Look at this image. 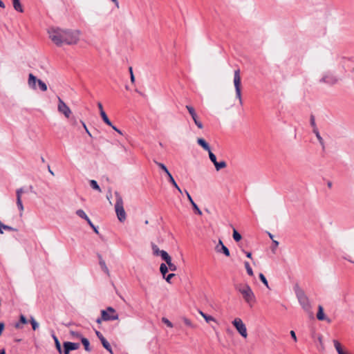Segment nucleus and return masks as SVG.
Instances as JSON below:
<instances>
[{"mask_svg": "<svg viewBox=\"0 0 354 354\" xmlns=\"http://www.w3.org/2000/svg\"><path fill=\"white\" fill-rule=\"evenodd\" d=\"M48 32L51 41L58 46L63 44H76L81 35V32L78 30H64L58 28H51Z\"/></svg>", "mask_w": 354, "mask_h": 354, "instance_id": "nucleus-1", "label": "nucleus"}, {"mask_svg": "<svg viewBox=\"0 0 354 354\" xmlns=\"http://www.w3.org/2000/svg\"><path fill=\"white\" fill-rule=\"evenodd\" d=\"M234 288L242 295L245 303L250 307L253 306L257 300L250 286L247 283H239Z\"/></svg>", "mask_w": 354, "mask_h": 354, "instance_id": "nucleus-2", "label": "nucleus"}, {"mask_svg": "<svg viewBox=\"0 0 354 354\" xmlns=\"http://www.w3.org/2000/svg\"><path fill=\"white\" fill-rule=\"evenodd\" d=\"M115 196L116 199L115 210L117 217L120 222H124L126 220L127 216L123 206L122 198L118 192H115Z\"/></svg>", "mask_w": 354, "mask_h": 354, "instance_id": "nucleus-3", "label": "nucleus"}, {"mask_svg": "<svg viewBox=\"0 0 354 354\" xmlns=\"http://www.w3.org/2000/svg\"><path fill=\"white\" fill-rule=\"evenodd\" d=\"M38 84V86L41 91H47V85L45 82H44L42 80L37 79L32 73H30L28 75V86L32 89L36 90L37 89V84Z\"/></svg>", "mask_w": 354, "mask_h": 354, "instance_id": "nucleus-4", "label": "nucleus"}, {"mask_svg": "<svg viewBox=\"0 0 354 354\" xmlns=\"http://www.w3.org/2000/svg\"><path fill=\"white\" fill-rule=\"evenodd\" d=\"M102 319L103 321H113L118 319V314L112 307H108L106 310H101Z\"/></svg>", "mask_w": 354, "mask_h": 354, "instance_id": "nucleus-5", "label": "nucleus"}, {"mask_svg": "<svg viewBox=\"0 0 354 354\" xmlns=\"http://www.w3.org/2000/svg\"><path fill=\"white\" fill-rule=\"evenodd\" d=\"M296 295L300 305L302 306L304 310L306 311H309L310 309V304L308 298L307 297L304 292L301 289H298L297 290H296Z\"/></svg>", "mask_w": 354, "mask_h": 354, "instance_id": "nucleus-6", "label": "nucleus"}, {"mask_svg": "<svg viewBox=\"0 0 354 354\" xmlns=\"http://www.w3.org/2000/svg\"><path fill=\"white\" fill-rule=\"evenodd\" d=\"M234 84L235 87L236 91V97L239 100L240 104H242V98H241V76H240V71L237 69L234 71Z\"/></svg>", "mask_w": 354, "mask_h": 354, "instance_id": "nucleus-7", "label": "nucleus"}, {"mask_svg": "<svg viewBox=\"0 0 354 354\" xmlns=\"http://www.w3.org/2000/svg\"><path fill=\"white\" fill-rule=\"evenodd\" d=\"M232 324L243 338L248 337L246 326L241 318H235L232 321Z\"/></svg>", "mask_w": 354, "mask_h": 354, "instance_id": "nucleus-8", "label": "nucleus"}, {"mask_svg": "<svg viewBox=\"0 0 354 354\" xmlns=\"http://www.w3.org/2000/svg\"><path fill=\"white\" fill-rule=\"evenodd\" d=\"M57 110L60 113L63 114L66 118H69L72 113L69 106L66 105V104L59 97H58Z\"/></svg>", "mask_w": 354, "mask_h": 354, "instance_id": "nucleus-9", "label": "nucleus"}, {"mask_svg": "<svg viewBox=\"0 0 354 354\" xmlns=\"http://www.w3.org/2000/svg\"><path fill=\"white\" fill-rule=\"evenodd\" d=\"M186 109L193 119L195 124L198 127V128L202 129L203 128V124L202 122L199 120L198 115H197L194 108L192 106L187 105Z\"/></svg>", "mask_w": 354, "mask_h": 354, "instance_id": "nucleus-10", "label": "nucleus"}, {"mask_svg": "<svg viewBox=\"0 0 354 354\" xmlns=\"http://www.w3.org/2000/svg\"><path fill=\"white\" fill-rule=\"evenodd\" d=\"M337 78L335 75L330 72L324 74L323 77L319 80V82L328 84H334L337 82Z\"/></svg>", "mask_w": 354, "mask_h": 354, "instance_id": "nucleus-11", "label": "nucleus"}, {"mask_svg": "<svg viewBox=\"0 0 354 354\" xmlns=\"http://www.w3.org/2000/svg\"><path fill=\"white\" fill-rule=\"evenodd\" d=\"M25 192L24 189L23 187H20L16 190V196H17V205L18 209L20 212V214L21 215L24 212V207L22 203L21 197L22 194Z\"/></svg>", "mask_w": 354, "mask_h": 354, "instance_id": "nucleus-12", "label": "nucleus"}, {"mask_svg": "<svg viewBox=\"0 0 354 354\" xmlns=\"http://www.w3.org/2000/svg\"><path fill=\"white\" fill-rule=\"evenodd\" d=\"M215 250L218 253L223 252L226 257H229L230 254L228 248L223 244L221 239H219L218 244L216 245Z\"/></svg>", "mask_w": 354, "mask_h": 354, "instance_id": "nucleus-13", "label": "nucleus"}, {"mask_svg": "<svg viewBox=\"0 0 354 354\" xmlns=\"http://www.w3.org/2000/svg\"><path fill=\"white\" fill-rule=\"evenodd\" d=\"M163 260L166 262L168 266V269L171 271L176 270V266L174 263H171V258L168 254V253H163Z\"/></svg>", "mask_w": 354, "mask_h": 354, "instance_id": "nucleus-14", "label": "nucleus"}, {"mask_svg": "<svg viewBox=\"0 0 354 354\" xmlns=\"http://www.w3.org/2000/svg\"><path fill=\"white\" fill-rule=\"evenodd\" d=\"M76 214H77L79 217H80V218H83V219L86 220V221H87V223H88V225H89L91 227H93V224L92 221H91V219L88 217V216L86 214V213L84 212V210H82V209H77V210L76 211Z\"/></svg>", "mask_w": 354, "mask_h": 354, "instance_id": "nucleus-15", "label": "nucleus"}, {"mask_svg": "<svg viewBox=\"0 0 354 354\" xmlns=\"http://www.w3.org/2000/svg\"><path fill=\"white\" fill-rule=\"evenodd\" d=\"M151 249H152V251H153V254L156 256H160L161 258L163 259V253H167L166 251L165 250H160L158 245H156V244L154 243H152L151 244Z\"/></svg>", "mask_w": 354, "mask_h": 354, "instance_id": "nucleus-16", "label": "nucleus"}, {"mask_svg": "<svg viewBox=\"0 0 354 354\" xmlns=\"http://www.w3.org/2000/svg\"><path fill=\"white\" fill-rule=\"evenodd\" d=\"M64 346H66L68 350L74 351L77 350L80 348V344L79 343H74V342H66L64 343Z\"/></svg>", "mask_w": 354, "mask_h": 354, "instance_id": "nucleus-17", "label": "nucleus"}, {"mask_svg": "<svg viewBox=\"0 0 354 354\" xmlns=\"http://www.w3.org/2000/svg\"><path fill=\"white\" fill-rule=\"evenodd\" d=\"M197 143L203 147V149L207 151L211 150L209 145L203 138H198Z\"/></svg>", "mask_w": 354, "mask_h": 354, "instance_id": "nucleus-18", "label": "nucleus"}, {"mask_svg": "<svg viewBox=\"0 0 354 354\" xmlns=\"http://www.w3.org/2000/svg\"><path fill=\"white\" fill-rule=\"evenodd\" d=\"M14 9L19 12H24V8L20 3L19 0H12Z\"/></svg>", "mask_w": 354, "mask_h": 354, "instance_id": "nucleus-19", "label": "nucleus"}, {"mask_svg": "<svg viewBox=\"0 0 354 354\" xmlns=\"http://www.w3.org/2000/svg\"><path fill=\"white\" fill-rule=\"evenodd\" d=\"M102 346H104V348L108 351L111 354H113V351H112V348H111V346L110 345V344L108 342V341L104 337V338H101V340H100Z\"/></svg>", "mask_w": 354, "mask_h": 354, "instance_id": "nucleus-20", "label": "nucleus"}, {"mask_svg": "<svg viewBox=\"0 0 354 354\" xmlns=\"http://www.w3.org/2000/svg\"><path fill=\"white\" fill-rule=\"evenodd\" d=\"M168 178H169V181L174 186V187L176 189H177V190L180 192V193H182V190L181 189L178 187V185H177L176 182L175 181L174 177L172 176V175L171 174V173H168L167 174Z\"/></svg>", "mask_w": 354, "mask_h": 354, "instance_id": "nucleus-21", "label": "nucleus"}, {"mask_svg": "<svg viewBox=\"0 0 354 354\" xmlns=\"http://www.w3.org/2000/svg\"><path fill=\"white\" fill-rule=\"evenodd\" d=\"M199 314L205 319L206 322L209 323L210 322H216V319L211 315H208L205 313H204L203 311L199 310Z\"/></svg>", "mask_w": 354, "mask_h": 354, "instance_id": "nucleus-22", "label": "nucleus"}, {"mask_svg": "<svg viewBox=\"0 0 354 354\" xmlns=\"http://www.w3.org/2000/svg\"><path fill=\"white\" fill-rule=\"evenodd\" d=\"M81 342L84 346V349L87 352H90L91 351V348L90 347V343H89V341L88 340V339H86V337H81Z\"/></svg>", "mask_w": 354, "mask_h": 354, "instance_id": "nucleus-23", "label": "nucleus"}, {"mask_svg": "<svg viewBox=\"0 0 354 354\" xmlns=\"http://www.w3.org/2000/svg\"><path fill=\"white\" fill-rule=\"evenodd\" d=\"M317 318L319 320H324L326 319L325 315L324 313V308L322 306H318V312L317 314Z\"/></svg>", "mask_w": 354, "mask_h": 354, "instance_id": "nucleus-24", "label": "nucleus"}, {"mask_svg": "<svg viewBox=\"0 0 354 354\" xmlns=\"http://www.w3.org/2000/svg\"><path fill=\"white\" fill-rule=\"evenodd\" d=\"M103 121L107 124L109 125V127H113V124L111 123V122L110 121V120L109 119L108 116L106 115L105 111H102L101 114H100Z\"/></svg>", "mask_w": 354, "mask_h": 354, "instance_id": "nucleus-25", "label": "nucleus"}, {"mask_svg": "<svg viewBox=\"0 0 354 354\" xmlns=\"http://www.w3.org/2000/svg\"><path fill=\"white\" fill-rule=\"evenodd\" d=\"M214 165L215 167L216 170L219 171L221 169L226 167L227 164L224 160H222L221 162H216V163H215Z\"/></svg>", "mask_w": 354, "mask_h": 354, "instance_id": "nucleus-26", "label": "nucleus"}, {"mask_svg": "<svg viewBox=\"0 0 354 354\" xmlns=\"http://www.w3.org/2000/svg\"><path fill=\"white\" fill-rule=\"evenodd\" d=\"M52 337H53V339L55 341L56 348L57 349V351H58V352L59 353H62L61 344L59 343V341L58 338L57 337V336L54 333H53Z\"/></svg>", "mask_w": 354, "mask_h": 354, "instance_id": "nucleus-27", "label": "nucleus"}, {"mask_svg": "<svg viewBox=\"0 0 354 354\" xmlns=\"http://www.w3.org/2000/svg\"><path fill=\"white\" fill-rule=\"evenodd\" d=\"M89 183H90L91 187L93 189H95V190H97V192H102V190H101V189H100V186L98 185V184H97V181H96V180H90V182H89Z\"/></svg>", "mask_w": 354, "mask_h": 354, "instance_id": "nucleus-28", "label": "nucleus"}, {"mask_svg": "<svg viewBox=\"0 0 354 354\" xmlns=\"http://www.w3.org/2000/svg\"><path fill=\"white\" fill-rule=\"evenodd\" d=\"M244 266L246 269L248 274L251 277L253 276V274H254L253 270H252V268L250 267V263L248 261H245L244 263Z\"/></svg>", "mask_w": 354, "mask_h": 354, "instance_id": "nucleus-29", "label": "nucleus"}, {"mask_svg": "<svg viewBox=\"0 0 354 354\" xmlns=\"http://www.w3.org/2000/svg\"><path fill=\"white\" fill-rule=\"evenodd\" d=\"M100 265L102 270L109 275V269H108V268H107L104 261H103L102 259H100Z\"/></svg>", "mask_w": 354, "mask_h": 354, "instance_id": "nucleus-30", "label": "nucleus"}, {"mask_svg": "<svg viewBox=\"0 0 354 354\" xmlns=\"http://www.w3.org/2000/svg\"><path fill=\"white\" fill-rule=\"evenodd\" d=\"M160 271L165 277L166 273L168 272V266L165 263H162L160 266Z\"/></svg>", "mask_w": 354, "mask_h": 354, "instance_id": "nucleus-31", "label": "nucleus"}, {"mask_svg": "<svg viewBox=\"0 0 354 354\" xmlns=\"http://www.w3.org/2000/svg\"><path fill=\"white\" fill-rule=\"evenodd\" d=\"M30 322L34 330H36L39 328V324L37 322V321L33 317H30Z\"/></svg>", "mask_w": 354, "mask_h": 354, "instance_id": "nucleus-32", "label": "nucleus"}, {"mask_svg": "<svg viewBox=\"0 0 354 354\" xmlns=\"http://www.w3.org/2000/svg\"><path fill=\"white\" fill-rule=\"evenodd\" d=\"M154 162L161 169H162L165 173L166 174H167L168 173H169V171L167 169V167L163 164V163H161V162H157L156 160H154Z\"/></svg>", "mask_w": 354, "mask_h": 354, "instance_id": "nucleus-33", "label": "nucleus"}, {"mask_svg": "<svg viewBox=\"0 0 354 354\" xmlns=\"http://www.w3.org/2000/svg\"><path fill=\"white\" fill-rule=\"evenodd\" d=\"M233 239L236 241H239L241 239V235L235 230H233Z\"/></svg>", "mask_w": 354, "mask_h": 354, "instance_id": "nucleus-34", "label": "nucleus"}, {"mask_svg": "<svg viewBox=\"0 0 354 354\" xmlns=\"http://www.w3.org/2000/svg\"><path fill=\"white\" fill-rule=\"evenodd\" d=\"M259 279L260 280L262 281V283L268 288H269V286H268V282L266 278V277L263 275V274L262 273H260L259 274Z\"/></svg>", "mask_w": 354, "mask_h": 354, "instance_id": "nucleus-35", "label": "nucleus"}, {"mask_svg": "<svg viewBox=\"0 0 354 354\" xmlns=\"http://www.w3.org/2000/svg\"><path fill=\"white\" fill-rule=\"evenodd\" d=\"M183 321L185 323V324L187 325V326L192 328L195 327L190 319H189L186 317H183Z\"/></svg>", "mask_w": 354, "mask_h": 354, "instance_id": "nucleus-36", "label": "nucleus"}, {"mask_svg": "<svg viewBox=\"0 0 354 354\" xmlns=\"http://www.w3.org/2000/svg\"><path fill=\"white\" fill-rule=\"evenodd\" d=\"M208 153H209V159L210 160L213 162V164L214 165L215 163H216L217 160H216V156L212 152L211 150H209L208 151Z\"/></svg>", "mask_w": 354, "mask_h": 354, "instance_id": "nucleus-37", "label": "nucleus"}, {"mask_svg": "<svg viewBox=\"0 0 354 354\" xmlns=\"http://www.w3.org/2000/svg\"><path fill=\"white\" fill-rule=\"evenodd\" d=\"M162 322L166 324L169 328H173L174 325L166 317L162 318Z\"/></svg>", "mask_w": 354, "mask_h": 354, "instance_id": "nucleus-38", "label": "nucleus"}, {"mask_svg": "<svg viewBox=\"0 0 354 354\" xmlns=\"http://www.w3.org/2000/svg\"><path fill=\"white\" fill-rule=\"evenodd\" d=\"M191 204L194 209L196 211V214H198V215H202L201 210L198 208V205L195 203V202H192V203Z\"/></svg>", "mask_w": 354, "mask_h": 354, "instance_id": "nucleus-39", "label": "nucleus"}, {"mask_svg": "<svg viewBox=\"0 0 354 354\" xmlns=\"http://www.w3.org/2000/svg\"><path fill=\"white\" fill-rule=\"evenodd\" d=\"M315 133L316 134V137L317 138V140H319V143L322 145H324V140L322 139V138L321 137L319 133L318 132V131H315Z\"/></svg>", "mask_w": 354, "mask_h": 354, "instance_id": "nucleus-40", "label": "nucleus"}, {"mask_svg": "<svg viewBox=\"0 0 354 354\" xmlns=\"http://www.w3.org/2000/svg\"><path fill=\"white\" fill-rule=\"evenodd\" d=\"M129 70L130 76H131V82L132 83H134V82H135V77H134L133 73L132 67H129Z\"/></svg>", "mask_w": 354, "mask_h": 354, "instance_id": "nucleus-41", "label": "nucleus"}, {"mask_svg": "<svg viewBox=\"0 0 354 354\" xmlns=\"http://www.w3.org/2000/svg\"><path fill=\"white\" fill-rule=\"evenodd\" d=\"M81 123L82 124V126L84 127V129H85L86 133L90 136V137H92V135L91 133H90V131H88L86 124L84 123V122L83 121H81Z\"/></svg>", "mask_w": 354, "mask_h": 354, "instance_id": "nucleus-42", "label": "nucleus"}, {"mask_svg": "<svg viewBox=\"0 0 354 354\" xmlns=\"http://www.w3.org/2000/svg\"><path fill=\"white\" fill-rule=\"evenodd\" d=\"M175 276V274L174 273H171V274H169L167 277L165 276V280L168 282V283H170V280L172 277H174Z\"/></svg>", "mask_w": 354, "mask_h": 354, "instance_id": "nucleus-43", "label": "nucleus"}, {"mask_svg": "<svg viewBox=\"0 0 354 354\" xmlns=\"http://www.w3.org/2000/svg\"><path fill=\"white\" fill-rule=\"evenodd\" d=\"M71 334L74 337H76V338H79L81 339V337H83L80 333H77V332H71Z\"/></svg>", "mask_w": 354, "mask_h": 354, "instance_id": "nucleus-44", "label": "nucleus"}, {"mask_svg": "<svg viewBox=\"0 0 354 354\" xmlns=\"http://www.w3.org/2000/svg\"><path fill=\"white\" fill-rule=\"evenodd\" d=\"M20 322H21V323H22V324H27V322H28V321H27V319H26V317H25L24 315H21L20 316Z\"/></svg>", "mask_w": 354, "mask_h": 354, "instance_id": "nucleus-45", "label": "nucleus"}, {"mask_svg": "<svg viewBox=\"0 0 354 354\" xmlns=\"http://www.w3.org/2000/svg\"><path fill=\"white\" fill-rule=\"evenodd\" d=\"M290 334L292 338L294 339V341L297 342V339L295 332L294 330H290Z\"/></svg>", "mask_w": 354, "mask_h": 354, "instance_id": "nucleus-46", "label": "nucleus"}, {"mask_svg": "<svg viewBox=\"0 0 354 354\" xmlns=\"http://www.w3.org/2000/svg\"><path fill=\"white\" fill-rule=\"evenodd\" d=\"M185 194L187 195V199L189 200V201L190 202V203H192V202H194L192 198V196H190V194H189V192L187 191H185Z\"/></svg>", "mask_w": 354, "mask_h": 354, "instance_id": "nucleus-47", "label": "nucleus"}, {"mask_svg": "<svg viewBox=\"0 0 354 354\" xmlns=\"http://www.w3.org/2000/svg\"><path fill=\"white\" fill-rule=\"evenodd\" d=\"M97 106H98V108H99L100 113V114H101L102 111H104V109H103V106H102V103L98 102V103H97Z\"/></svg>", "mask_w": 354, "mask_h": 354, "instance_id": "nucleus-48", "label": "nucleus"}, {"mask_svg": "<svg viewBox=\"0 0 354 354\" xmlns=\"http://www.w3.org/2000/svg\"><path fill=\"white\" fill-rule=\"evenodd\" d=\"M95 334L97 336V337L100 339V340H101V338H104V336L102 335V334L100 332L96 330Z\"/></svg>", "mask_w": 354, "mask_h": 354, "instance_id": "nucleus-49", "label": "nucleus"}, {"mask_svg": "<svg viewBox=\"0 0 354 354\" xmlns=\"http://www.w3.org/2000/svg\"><path fill=\"white\" fill-rule=\"evenodd\" d=\"M111 127L120 135H122V131L120 129H118L115 126L113 125V127Z\"/></svg>", "mask_w": 354, "mask_h": 354, "instance_id": "nucleus-50", "label": "nucleus"}, {"mask_svg": "<svg viewBox=\"0 0 354 354\" xmlns=\"http://www.w3.org/2000/svg\"><path fill=\"white\" fill-rule=\"evenodd\" d=\"M3 329H4V324L3 322H0V336L2 334Z\"/></svg>", "mask_w": 354, "mask_h": 354, "instance_id": "nucleus-51", "label": "nucleus"}, {"mask_svg": "<svg viewBox=\"0 0 354 354\" xmlns=\"http://www.w3.org/2000/svg\"><path fill=\"white\" fill-rule=\"evenodd\" d=\"M272 243L274 244V249L277 248L279 245V242L275 240H272Z\"/></svg>", "mask_w": 354, "mask_h": 354, "instance_id": "nucleus-52", "label": "nucleus"}, {"mask_svg": "<svg viewBox=\"0 0 354 354\" xmlns=\"http://www.w3.org/2000/svg\"><path fill=\"white\" fill-rule=\"evenodd\" d=\"M64 354H69L70 350L66 346H64Z\"/></svg>", "mask_w": 354, "mask_h": 354, "instance_id": "nucleus-53", "label": "nucleus"}, {"mask_svg": "<svg viewBox=\"0 0 354 354\" xmlns=\"http://www.w3.org/2000/svg\"><path fill=\"white\" fill-rule=\"evenodd\" d=\"M0 8H5V4L1 0H0Z\"/></svg>", "mask_w": 354, "mask_h": 354, "instance_id": "nucleus-54", "label": "nucleus"}, {"mask_svg": "<svg viewBox=\"0 0 354 354\" xmlns=\"http://www.w3.org/2000/svg\"><path fill=\"white\" fill-rule=\"evenodd\" d=\"M246 256H247V257H248V258H252V253H251V252H246Z\"/></svg>", "mask_w": 354, "mask_h": 354, "instance_id": "nucleus-55", "label": "nucleus"}, {"mask_svg": "<svg viewBox=\"0 0 354 354\" xmlns=\"http://www.w3.org/2000/svg\"><path fill=\"white\" fill-rule=\"evenodd\" d=\"M327 185H328V187L329 188H331V187H332V185H333L332 182H331V181H328V182L327 183Z\"/></svg>", "mask_w": 354, "mask_h": 354, "instance_id": "nucleus-56", "label": "nucleus"}, {"mask_svg": "<svg viewBox=\"0 0 354 354\" xmlns=\"http://www.w3.org/2000/svg\"><path fill=\"white\" fill-rule=\"evenodd\" d=\"M91 227L94 230L95 233H97V234L98 233V230L94 225H93V227Z\"/></svg>", "mask_w": 354, "mask_h": 354, "instance_id": "nucleus-57", "label": "nucleus"}, {"mask_svg": "<svg viewBox=\"0 0 354 354\" xmlns=\"http://www.w3.org/2000/svg\"><path fill=\"white\" fill-rule=\"evenodd\" d=\"M102 321H103V320L102 319V317H101V318H98V319L96 320L97 323H98V324H100Z\"/></svg>", "mask_w": 354, "mask_h": 354, "instance_id": "nucleus-58", "label": "nucleus"}, {"mask_svg": "<svg viewBox=\"0 0 354 354\" xmlns=\"http://www.w3.org/2000/svg\"><path fill=\"white\" fill-rule=\"evenodd\" d=\"M15 328H21V325H20V324H19V323L16 324H15Z\"/></svg>", "mask_w": 354, "mask_h": 354, "instance_id": "nucleus-59", "label": "nucleus"}, {"mask_svg": "<svg viewBox=\"0 0 354 354\" xmlns=\"http://www.w3.org/2000/svg\"><path fill=\"white\" fill-rule=\"evenodd\" d=\"M268 235H269L270 238L273 240V235L270 232H268Z\"/></svg>", "mask_w": 354, "mask_h": 354, "instance_id": "nucleus-60", "label": "nucleus"}, {"mask_svg": "<svg viewBox=\"0 0 354 354\" xmlns=\"http://www.w3.org/2000/svg\"><path fill=\"white\" fill-rule=\"evenodd\" d=\"M0 354H6V352L4 350H2L1 352H0Z\"/></svg>", "mask_w": 354, "mask_h": 354, "instance_id": "nucleus-61", "label": "nucleus"}, {"mask_svg": "<svg viewBox=\"0 0 354 354\" xmlns=\"http://www.w3.org/2000/svg\"><path fill=\"white\" fill-rule=\"evenodd\" d=\"M49 171H50V173L52 175H54V174H53V171L49 170Z\"/></svg>", "mask_w": 354, "mask_h": 354, "instance_id": "nucleus-62", "label": "nucleus"}, {"mask_svg": "<svg viewBox=\"0 0 354 354\" xmlns=\"http://www.w3.org/2000/svg\"><path fill=\"white\" fill-rule=\"evenodd\" d=\"M312 124H315V122H314V120H312Z\"/></svg>", "mask_w": 354, "mask_h": 354, "instance_id": "nucleus-63", "label": "nucleus"}]
</instances>
